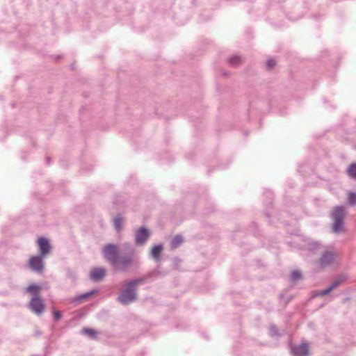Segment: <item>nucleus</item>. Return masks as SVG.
<instances>
[{
    "label": "nucleus",
    "mask_w": 356,
    "mask_h": 356,
    "mask_svg": "<svg viewBox=\"0 0 356 356\" xmlns=\"http://www.w3.org/2000/svg\"><path fill=\"white\" fill-rule=\"evenodd\" d=\"M118 252V248L113 244H108L103 249L104 256L110 264L124 269L131 263V259H120Z\"/></svg>",
    "instance_id": "f257e3e1"
},
{
    "label": "nucleus",
    "mask_w": 356,
    "mask_h": 356,
    "mask_svg": "<svg viewBox=\"0 0 356 356\" xmlns=\"http://www.w3.org/2000/svg\"><path fill=\"white\" fill-rule=\"evenodd\" d=\"M346 216L344 208L342 207H335L332 213V218L334 221L332 230L335 233H339L344 230L343 220Z\"/></svg>",
    "instance_id": "f03ea898"
},
{
    "label": "nucleus",
    "mask_w": 356,
    "mask_h": 356,
    "mask_svg": "<svg viewBox=\"0 0 356 356\" xmlns=\"http://www.w3.org/2000/svg\"><path fill=\"white\" fill-rule=\"evenodd\" d=\"M139 282V280H135L129 283L127 289L120 294L118 299L122 304H128L136 298V293L134 286L137 285Z\"/></svg>",
    "instance_id": "7ed1b4c3"
},
{
    "label": "nucleus",
    "mask_w": 356,
    "mask_h": 356,
    "mask_svg": "<svg viewBox=\"0 0 356 356\" xmlns=\"http://www.w3.org/2000/svg\"><path fill=\"white\" fill-rule=\"evenodd\" d=\"M30 308L37 315L41 314L44 309V300L38 296H35L30 301Z\"/></svg>",
    "instance_id": "20e7f679"
},
{
    "label": "nucleus",
    "mask_w": 356,
    "mask_h": 356,
    "mask_svg": "<svg viewBox=\"0 0 356 356\" xmlns=\"http://www.w3.org/2000/svg\"><path fill=\"white\" fill-rule=\"evenodd\" d=\"M43 256H33L29 259L31 268L38 273H42L44 268Z\"/></svg>",
    "instance_id": "39448f33"
},
{
    "label": "nucleus",
    "mask_w": 356,
    "mask_h": 356,
    "mask_svg": "<svg viewBox=\"0 0 356 356\" xmlns=\"http://www.w3.org/2000/svg\"><path fill=\"white\" fill-rule=\"evenodd\" d=\"M38 244L40 248V255L45 257L51 251V246L49 241L44 238H39L38 240Z\"/></svg>",
    "instance_id": "423d86ee"
},
{
    "label": "nucleus",
    "mask_w": 356,
    "mask_h": 356,
    "mask_svg": "<svg viewBox=\"0 0 356 356\" xmlns=\"http://www.w3.org/2000/svg\"><path fill=\"white\" fill-rule=\"evenodd\" d=\"M149 232L145 228H140L136 234L137 244L142 245L149 237Z\"/></svg>",
    "instance_id": "0eeeda50"
},
{
    "label": "nucleus",
    "mask_w": 356,
    "mask_h": 356,
    "mask_svg": "<svg viewBox=\"0 0 356 356\" xmlns=\"http://www.w3.org/2000/svg\"><path fill=\"white\" fill-rule=\"evenodd\" d=\"M292 351L296 356H307L309 355V346L307 343H302L294 347Z\"/></svg>",
    "instance_id": "6e6552de"
},
{
    "label": "nucleus",
    "mask_w": 356,
    "mask_h": 356,
    "mask_svg": "<svg viewBox=\"0 0 356 356\" xmlns=\"http://www.w3.org/2000/svg\"><path fill=\"white\" fill-rule=\"evenodd\" d=\"M106 275V270L103 268H96L91 270L90 277L95 281L102 280Z\"/></svg>",
    "instance_id": "1a4fd4ad"
},
{
    "label": "nucleus",
    "mask_w": 356,
    "mask_h": 356,
    "mask_svg": "<svg viewBox=\"0 0 356 356\" xmlns=\"http://www.w3.org/2000/svg\"><path fill=\"white\" fill-rule=\"evenodd\" d=\"M335 258V254L332 252H326L321 259V264L325 266L332 264Z\"/></svg>",
    "instance_id": "9d476101"
},
{
    "label": "nucleus",
    "mask_w": 356,
    "mask_h": 356,
    "mask_svg": "<svg viewBox=\"0 0 356 356\" xmlns=\"http://www.w3.org/2000/svg\"><path fill=\"white\" fill-rule=\"evenodd\" d=\"M42 289L41 286L36 284H31L26 289V291L31 294L38 296V293Z\"/></svg>",
    "instance_id": "9b49d317"
},
{
    "label": "nucleus",
    "mask_w": 356,
    "mask_h": 356,
    "mask_svg": "<svg viewBox=\"0 0 356 356\" xmlns=\"http://www.w3.org/2000/svg\"><path fill=\"white\" fill-rule=\"evenodd\" d=\"M339 283H340V282H339V281H334L329 288H327V289H325V290H322V291H321L318 293V296H325V295L328 294V293H329L330 292H331V291H332L334 288H336V287L339 284Z\"/></svg>",
    "instance_id": "f8f14e48"
},
{
    "label": "nucleus",
    "mask_w": 356,
    "mask_h": 356,
    "mask_svg": "<svg viewBox=\"0 0 356 356\" xmlns=\"http://www.w3.org/2000/svg\"><path fill=\"white\" fill-rule=\"evenodd\" d=\"M163 250L162 245H156L152 248L151 251L152 256L156 259H158L159 258L160 254Z\"/></svg>",
    "instance_id": "ddd939ff"
},
{
    "label": "nucleus",
    "mask_w": 356,
    "mask_h": 356,
    "mask_svg": "<svg viewBox=\"0 0 356 356\" xmlns=\"http://www.w3.org/2000/svg\"><path fill=\"white\" fill-rule=\"evenodd\" d=\"M82 333L93 338H96L97 332L96 330L88 327H85L82 330Z\"/></svg>",
    "instance_id": "4468645a"
},
{
    "label": "nucleus",
    "mask_w": 356,
    "mask_h": 356,
    "mask_svg": "<svg viewBox=\"0 0 356 356\" xmlns=\"http://www.w3.org/2000/svg\"><path fill=\"white\" fill-rule=\"evenodd\" d=\"M348 174L352 178L356 179V163H352L348 168Z\"/></svg>",
    "instance_id": "2eb2a0df"
},
{
    "label": "nucleus",
    "mask_w": 356,
    "mask_h": 356,
    "mask_svg": "<svg viewBox=\"0 0 356 356\" xmlns=\"http://www.w3.org/2000/svg\"><path fill=\"white\" fill-rule=\"evenodd\" d=\"M182 241H183V238L181 236H179V235L175 236L173 238L172 243H171L172 247L174 248H177L178 245H179L182 243Z\"/></svg>",
    "instance_id": "dca6fc26"
},
{
    "label": "nucleus",
    "mask_w": 356,
    "mask_h": 356,
    "mask_svg": "<svg viewBox=\"0 0 356 356\" xmlns=\"http://www.w3.org/2000/svg\"><path fill=\"white\" fill-rule=\"evenodd\" d=\"M348 204L350 205L355 204H356V193H350L348 194Z\"/></svg>",
    "instance_id": "f3484780"
},
{
    "label": "nucleus",
    "mask_w": 356,
    "mask_h": 356,
    "mask_svg": "<svg viewBox=\"0 0 356 356\" xmlns=\"http://www.w3.org/2000/svg\"><path fill=\"white\" fill-rule=\"evenodd\" d=\"M122 222V219L120 217H116L114 219V225L118 232L121 230V224Z\"/></svg>",
    "instance_id": "a211bd4d"
},
{
    "label": "nucleus",
    "mask_w": 356,
    "mask_h": 356,
    "mask_svg": "<svg viewBox=\"0 0 356 356\" xmlns=\"http://www.w3.org/2000/svg\"><path fill=\"white\" fill-rule=\"evenodd\" d=\"M229 61L232 65H237L241 63V58L237 56H234L229 58Z\"/></svg>",
    "instance_id": "6ab92c4d"
},
{
    "label": "nucleus",
    "mask_w": 356,
    "mask_h": 356,
    "mask_svg": "<svg viewBox=\"0 0 356 356\" xmlns=\"http://www.w3.org/2000/svg\"><path fill=\"white\" fill-rule=\"evenodd\" d=\"M301 276L300 273L298 270H293L291 273V279L293 280H298Z\"/></svg>",
    "instance_id": "aec40b11"
},
{
    "label": "nucleus",
    "mask_w": 356,
    "mask_h": 356,
    "mask_svg": "<svg viewBox=\"0 0 356 356\" xmlns=\"http://www.w3.org/2000/svg\"><path fill=\"white\" fill-rule=\"evenodd\" d=\"M275 60L273 59H270L266 63V66L268 69L273 68L275 65Z\"/></svg>",
    "instance_id": "412c9836"
},
{
    "label": "nucleus",
    "mask_w": 356,
    "mask_h": 356,
    "mask_svg": "<svg viewBox=\"0 0 356 356\" xmlns=\"http://www.w3.org/2000/svg\"><path fill=\"white\" fill-rule=\"evenodd\" d=\"M54 315L57 320L60 319L61 317V313L58 311L54 312Z\"/></svg>",
    "instance_id": "4be33fe9"
},
{
    "label": "nucleus",
    "mask_w": 356,
    "mask_h": 356,
    "mask_svg": "<svg viewBox=\"0 0 356 356\" xmlns=\"http://www.w3.org/2000/svg\"><path fill=\"white\" fill-rule=\"evenodd\" d=\"M88 296H89V294H88V293H86V294L83 295V296H82V298H86V297H88Z\"/></svg>",
    "instance_id": "5701e85b"
}]
</instances>
